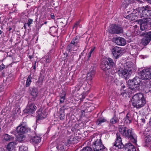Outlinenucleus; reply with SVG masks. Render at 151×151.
Returning a JSON list of instances; mask_svg holds the SVG:
<instances>
[{"instance_id": "obj_1", "label": "nucleus", "mask_w": 151, "mask_h": 151, "mask_svg": "<svg viewBox=\"0 0 151 151\" xmlns=\"http://www.w3.org/2000/svg\"><path fill=\"white\" fill-rule=\"evenodd\" d=\"M140 17L143 19L141 21L140 28L142 30H150L151 27V7L146 6L141 8Z\"/></svg>"}, {"instance_id": "obj_2", "label": "nucleus", "mask_w": 151, "mask_h": 151, "mask_svg": "<svg viewBox=\"0 0 151 151\" xmlns=\"http://www.w3.org/2000/svg\"><path fill=\"white\" fill-rule=\"evenodd\" d=\"M119 65L120 68L117 71L119 76L126 79L128 78L132 73V70L135 69V64L131 61H128L124 65L121 63Z\"/></svg>"}, {"instance_id": "obj_3", "label": "nucleus", "mask_w": 151, "mask_h": 151, "mask_svg": "<svg viewBox=\"0 0 151 151\" xmlns=\"http://www.w3.org/2000/svg\"><path fill=\"white\" fill-rule=\"evenodd\" d=\"M119 131L122 136L128 138L134 144H136L137 136L132 130L124 126H120L119 127Z\"/></svg>"}, {"instance_id": "obj_4", "label": "nucleus", "mask_w": 151, "mask_h": 151, "mask_svg": "<svg viewBox=\"0 0 151 151\" xmlns=\"http://www.w3.org/2000/svg\"><path fill=\"white\" fill-rule=\"evenodd\" d=\"M132 102L134 107L140 108L144 106L146 104V100L143 93H137L132 97Z\"/></svg>"}, {"instance_id": "obj_5", "label": "nucleus", "mask_w": 151, "mask_h": 151, "mask_svg": "<svg viewBox=\"0 0 151 151\" xmlns=\"http://www.w3.org/2000/svg\"><path fill=\"white\" fill-rule=\"evenodd\" d=\"M140 78L138 77L134 78L132 80H129L128 82L129 86V92H128L129 94L133 93L134 91L135 88L137 89L139 85L140 82Z\"/></svg>"}, {"instance_id": "obj_6", "label": "nucleus", "mask_w": 151, "mask_h": 151, "mask_svg": "<svg viewBox=\"0 0 151 151\" xmlns=\"http://www.w3.org/2000/svg\"><path fill=\"white\" fill-rule=\"evenodd\" d=\"M139 74L141 79L149 81L151 78V68L143 69L139 72Z\"/></svg>"}, {"instance_id": "obj_7", "label": "nucleus", "mask_w": 151, "mask_h": 151, "mask_svg": "<svg viewBox=\"0 0 151 151\" xmlns=\"http://www.w3.org/2000/svg\"><path fill=\"white\" fill-rule=\"evenodd\" d=\"M30 130L24 122L20 123L16 129V131L19 135H22L24 133L30 131Z\"/></svg>"}, {"instance_id": "obj_8", "label": "nucleus", "mask_w": 151, "mask_h": 151, "mask_svg": "<svg viewBox=\"0 0 151 151\" xmlns=\"http://www.w3.org/2000/svg\"><path fill=\"white\" fill-rule=\"evenodd\" d=\"M92 147L94 151L101 150L104 149V147L102 144L101 139H97L94 142Z\"/></svg>"}, {"instance_id": "obj_9", "label": "nucleus", "mask_w": 151, "mask_h": 151, "mask_svg": "<svg viewBox=\"0 0 151 151\" xmlns=\"http://www.w3.org/2000/svg\"><path fill=\"white\" fill-rule=\"evenodd\" d=\"M122 49L118 47H115L112 50L113 55L115 58H117L121 56L123 53Z\"/></svg>"}, {"instance_id": "obj_10", "label": "nucleus", "mask_w": 151, "mask_h": 151, "mask_svg": "<svg viewBox=\"0 0 151 151\" xmlns=\"http://www.w3.org/2000/svg\"><path fill=\"white\" fill-rule=\"evenodd\" d=\"M111 32L113 34H119L123 32L122 28L114 24H112L111 25Z\"/></svg>"}, {"instance_id": "obj_11", "label": "nucleus", "mask_w": 151, "mask_h": 151, "mask_svg": "<svg viewBox=\"0 0 151 151\" xmlns=\"http://www.w3.org/2000/svg\"><path fill=\"white\" fill-rule=\"evenodd\" d=\"M121 93L119 95V97L121 99H123V97H126L127 95L129 96H130L132 93H131L129 94L128 93V92H129V88L123 85L121 87Z\"/></svg>"}, {"instance_id": "obj_12", "label": "nucleus", "mask_w": 151, "mask_h": 151, "mask_svg": "<svg viewBox=\"0 0 151 151\" xmlns=\"http://www.w3.org/2000/svg\"><path fill=\"white\" fill-rule=\"evenodd\" d=\"M36 109L37 107L34 104L29 102L27 107L26 112L29 114L32 113Z\"/></svg>"}, {"instance_id": "obj_13", "label": "nucleus", "mask_w": 151, "mask_h": 151, "mask_svg": "<svg viewBox=\"0 0 151 151\" xmlns=\"http://www.w3.org/2000/svg\"><path fill=\"white\" fill-rule=\"evenodd\" d=\"M151 40V32L146 33V36L142 40V43L144 45L148 44Z\"/></svg>"}, {"instance_id": "obj_14", "label": "nucleus", "mask_w": 151, "mask_h": 151, "mask_svg": "<svg viewBox=\"0 0 151 151\" xmlns=\"http://www.w3.org/2000/svg\"><path fill=\"white\" fill-rule=\"evenodd\" d=\"M113 39L114 42L118 45L124 46L126 44V40L122 37L114 38Z\"/></svg>"}, {"instance_id": "obj_15", "label": "nucleus", "mask_w": 151, "mask_h": 151, "mask_svg": "<svg viewBox=\"0 0 151 151\" xmlns=\"http://www.w3.org/2000/svg\"><path fill=\"white\" fill-rule=\"evenodd\" d=\"M37 117L38 119H42L45 118L47 113L45 110H43L42 109L40 108L37 111Z\"/></svg>"}, {"instance_id": "obj_16", "label": "nucleus", "mask_w": 151, "mask_h": 151, "mask_svg": "<svg viewBox=\"0 0 151 151\" xmlns=\"http://www.w3.org/2000/svg\"><path fill=\"white\" fill-rule=\"evenodd\" d=\"M95 74V70L94 68L92 69H91L89 72L87 74V79L88 82H91L93 78L94 77Z\"/></svg>"}, {"instance_id": "obj_17", "label": "nucleus", "mask_w": 151, "mask_h": 151, "mask_svg": "<svg viewBox=\"0 0 151 151\" xmlns=\"http://www.w3.org/2000/svg\"><path fill=\"white\" fill-rule=\"evenodd\" d=\"M116 140L114 144L121 148L123 147L124 145L122 142V139L119 134H116Z\"/></svg>"}, {"instance_id": "obj_18", "label": "nucleus", "mask_w": 151, "mask_h": 151, "mask_svg": "<svg viewBox=\"0 0 151 151\" xmlns=\"http://www.w3.org/2000/svg\"><path fill=\"white\" fill-rule=\"evenodd\" d=\"M142 13L141 12H138L136 14L132 13L129 14L126 17V18L131 21H133L136 20L137 19V16L138 14L139 18L140 17V13Z\"/></svg>"}, {"instance_id": "obj_19", "label": "nucleus", "mask_w": 151, "mask_h": 151, "mask_svg": "<svg viewBox=\"0 0 151 151\" xmlns=\"http://www.w3.org/2000/svg\"><path fill=\"white\" fill-rule=\"evenodd\" d=\"M17 144L16 142H10L7 145L6 148L9 151H14L15 150V146Z\"/></svg>"}, {"instance_id": "obj_20", "label": "nucleus", "mask_w": 151, "mask_h": 151, "mask_svg": "<svg viewBox=\"0 0 151 151\" xmlns=\"http://www.w3.org/2000/svg\"><path fill=\"white\" fill-rule=\"evenodd\" d=\"M124 150V151H136L135 147L130 143L125 145Z\"/></svg>"}, {"instance_id": "obj_21", "label": "nucleus", "mask_w": 151, "mask_h": 151, "mask_svg": "<svg viewBox=\"0 0 151 151\" xmlns=\"http://www.w3.org/2000/svg\"><path fill=\"white\" fill-rule=\"evenodd\" d=\"M101 67L103 70H106L109 69L110 67L109 63L103 59L101 63Z\"/></svg>"}, {"instance_id": "obj_22", "label": "nucleus", "mask_w": 151, "mask_h": 151, "mask_svg": "<svg viewBox=\"0 0 151 151\" xmlns=\"http://www.w3.org/2000/svg\"><path fill=\"white\" fill-rule=\"evenodd\" d=\"M30 91L31 95L32 96V98L35 99L38 95V90L35 88H30Z\"/></svg>"}, {"instance_id": "obj_23", "label": "nucleus", "mask_w": 151, "mask_h": 151, "mask_svg": "<svg viewBox=\"0 0 151 151\" xmlns=\"http://www.w3.org/2000/svg\"><path fill=\"white\" fill-rule=\"evenodd\" d=\"M67 145L65 142H64L61 141L57 145V148L58 151H65V146Z\"/></svg>"}, {"instance_id": "obj_24", "label": "nucleus", "mask_w": 151, "mask_h": 151, "mask_svg": "<svg viewBox=\"0 0 151 151\" xmlns=\"http://www.w3.org/2000/svg\"><path fill=\"white\" fill-rule=\"evenodd\" d=\"M132 35L133 36L138 35L139 32V27L136 25L133 26L131 29Z\"/></svg>"}, {"instance_id": "obj_25", "label": "nucleus", "mask_w": 151, "mask_h": 151, "mask_svg": "<svg viewBox=\"0 0 151 151\" xmlns=\"http://www.w3.org/2000/svg\"><path fill=\"white\" fill-rule=\"evenodd\" d=\"M132 119V117L129 113L127 114L125 117L124 119L125 123H126L127 124L130 123Z\"/></svg>"}, {"instance_id": "obj_26", "label": "nucleus", "mask_w": 151, "mask_h": 151, "mask_svg": "<svg viewBox=\"0 0 151 151\" xmlns=\"http://www.w3.org/2000/svg\"><path fill=\"white\" fill-rule=\"evenodd\" d=\"M2 140L4 142H8L12 140V137L11 136L7 134H5L2 136Z\"/></svg>"}, {"instance_id": "obj_27", "label": "nucleus", "mask_w": 151, "mask_h": 151, "mask_svg": "<svg viewBox=\"0 0 151 151\" xmlns=\"http://www.w3.org/2000/svg\"><path fill=\"white\" fill-rule=\"evenodd\" d=\"M79 45H71L69 44L67 46V49L69 50V52H71L72 51H76L79 47Z\"/></svg>"}, {"instance_id": "obj_28", "label": "nucleus", "mask_w": 151, "mask_h": 151, "mask_svg": "<svg viewBox=\"0 0 151 151\" xmlns=\"http://www.w3.org/2000/svg\"><path fill=\"white\" fill-rule=\"evenodd\" d=\"M78 142L77 137L71 136L70 139L68 141V144L77 143Z\"/></svg>"}, {"instance_id": "obj_29", "label": "nucleus", "mask_w": 151, "mask_h": 151, "mask_svg": "<svg viewBox=\"0 0 151 151\" xmlns=\"http://www.w3.org/2000/svg\"><path fill=\"white\" fill-rule=\"evenodd\" d=\"M146 82L145 85V89L147 92H148L151 91V81H148Z\"/></svg>"}, {"instance_id": "obj_30", "label": "nucleus", "mask_w": 151, "mask_h": 151, "mask_svg": "<svg viewBox=\"0 0 151 151\" xmlns=\"http://www.w3.org/2000/svg\"><path fill=\"white\" fill-rule=\"evenodd\" d=\"M107 81L109 84L114 82L117 84L119 80L117 79H114L113 76H109L108 79H107Z\"/></svg>"}, {"instance_id": "obj_31", "label": "nucleus", "mask_w": 151, "mask_h": 151, "mask_svg": "<svg viewBox=\"0 0 151 151\" xmlns=\"http://www.w3.org/2000/svg\"><path fill=\"white\" fill-rule=\"evenodd\" d=\"M50 32L52 35H55L58 33V28L55 26H52L50 28Z\"/></svg>"}, {"instance_id": "obj_32", "label": "nucleus", "mask_w": 151, "mask_h": 151, "mask_svg": "<svg viewBox=\"0 0 151 151\" xmlns=\"http://www.w3.org/2000/svg\"><path fill=\"white\" fill-rule=\"evenodd\" d=\"M104 59L105 61H106L107 62L109 63L110 67H113L115 66V63L114 62L113 60L110 58H106Z\"/></svg>"}, {"instance_id": "obj_33", "label": "nucleus", "mask_w": 151, "mask_h": 151, "mask_svg": "<svg viewBox=\"0 0 151 151\" xmlns=\"http://www.w3.org/2000/svg\"><path fill=\"white\" fill-rule=\"evenodd\" d=\"M32 141L33 142L37 143L40 142L41 141V138L39 136H35L32 139Z\"/></svg>"}, {"instance_id": "obj_34", "label": "nucleus", "mask_w": 151, "mask_h": 151, "mask_svg": "<svg viewBox=\"0 0 151 151\" xmlns=\"http://www.w3.org/2000/svg\"><path fill=\"white\" fill-rule=\"evenodd\" d=\"M33 22V20L31 19H29L28 20V22L24 24V29H26L27 28V26L28 27L30 28L31 27V24H32Z\"/></svg>"}, {"instance_id": "obj_35", "label": "nucleus", "mask_w": 151, "mask_h": 151, "mask_svg": "<svg viewBox=\"0 0 151 151\" xmlns=\"http://www.w3.org/2000/svg\"><path fill=\"white\" fill-rule=\"evenodd\" d=\"M106 120L104 118L101 117L99 118L96 122V124L99 125L102 123L105 122Z\"/></svg>"}, {"instance_id": "obj_36", "label": "nucleus", "mask_w": 151, "mask_h": 151, "mask_svg": "<svg viewBox=\"0 0 151 151\" xmlns=\"http://www.w3.org/2000/svg\"><path fill=\"white\" fill-rule=\"evenodd\" d=\"M32 78L31 76V74H30L28 76L27 79L26 81V86L27 87H29L30 85L32 82Z\"/></svg>"}, {"instance_id": "obj_37", "label": "nucleus", "mask_w": 151, "mask_h": 151, "mask_svg": "<svg viewBox=\"0 0 151 151\" xmlns=\"http://www.w3.org/2000/svg\"><path fill=\"white\" fill-rule=\"evenodd\" d=\"M121 148L117 147V145L114 144L113 146L110 148V149L111 151H120Z\"/></svg>"}, {"instance_id": "obj_38", "label": "nucleus", "mask_w": 151, "mask_h": 151, "mask_svg": "<svg viewBox=\"0 0 151 151\" xmlns=\"http://www.w3.org/2000/svg\"><path fill=\"white\" fill-rule=\"evenodd\" d=\"M78 43V38L76 37L74 38L72 40L71 42L69 44H70V45H79Z\"/></svg>"}, {"instance_id": "obj_39", "label": "nucleus", "mask_w": 151, "mask_h": 151, "mask_svg": "<svg viewBox=\"0 0 151 151\" xmlns=\"http://www.w3.org/2000/svg\"><path fill=\"white\" fill-rule=\"evenodd\" d=\"M46 62L47 63H50L51 61V54L50 53H47L45 55Z\"/></svg>"}, {"instance_id": "obj_40", "label": "nucleus", "mask_w": 151, "mask_h": 151, "mask_svg": "<svg viewBox=\"0 0 151 151\" xmlns=\"http://www.w3.org/2000/svg\"><path fill=\"white\" fill-rule=\"evenodd\" d=\"M60 103L62 104L64 102L65 98V94L63 93L60 96Z\"/></svg>"}, {"instance_id": "obj_41", "label": "nucleus", "mask_w": 151, "mask_h": 151, "mask_svg": "<svg viewBox=\"0 0 151 151\" xmlns=\"http://www.w3.org/2000/svg\"><path fill=\"white\" fill-rule=\"evenodd\" d=\"M128 5L129 1L128 0H125L122 2V6L124 8H126Z\"/></svg>"}, {"instance_id": "obj_42", "label": "nucleus", "mask_w": 151, "mask_h": 151, "mask_svg": "<svg viewBox=\"0 0 151 151\" xmlns=\"http://www.w3.org/2000/svg\"><path fill=\"white\" fill-rule=\"evenodd\" d=\"M27 147L26 146L22 145L19 147V151H27Z\"/></svg>"}, {"instance_id": "obj_43", "label": "nucleus", "mask_w": 151, "mask_h": 151, "mask_svg": "<svg viewBox=\"0 0 151 151\" xmlns=\"http://www.w3.org/2000/svg\"><path fill=\"white\" fill-rule=\"evenodd\" d=\"M95 49V47H93L90 50L89 52L88 55V58H90L91 57V54L93 52Z\"/></svg>"}, {"instance_id": "obj_44", "label": "nucleus", "mask_w": 151, "mask_h": 151, "mask_svg": "<svg viewBox=\"0 0 151 151\" xmlns=\"http://www.w3.org/2000/svg\"><path fill=\"white\" fill-rule=\"evenodd\" d=\"M89 92V90H88L85 93H83L82 94V96H83V98L82 99H81V101H82L83 99H84L85 97V96L88 95V93Z\"/></svg>"}, {"instance_id": "obj_45", "label": "nucleus", "mask_w": 151, "mask_h": 151, "mask_svg": "<svg viewBox=\"0 0 151 151\" xmlns=\"http://www.w3.org/2000/svg\"><path fill=\"white\" fill-rule=\"evenodd\" d=\"M89 92V90H88L85 93H83L82 94V96H83V98L82 99H81V101H82L83 99H84L85 97V96L88 95V93Z\"/></svg>"}, {"instance_id": "obj_46", "label": "nucleus", "mask_w": 151, "mask_h": 151, "mask_svg": "<svg viewBox=\"0 0 151 151\" xmlns=\"http://www.w3.org/2000/svg\"><path fill=\"white\" fill-rule=\"evenodd\" d=\"M61 120H63L65 118V115L64 113L60 114L59 116Z\"/></svg>"}, {"instance_id": "obj_47", "label": "nucleus", "mask_w": 151, "mask_h": 151, "mask_svg": "<svg viewBox=\"0 0 151 151\" xmlns=\"http://www.w3.org/2000/svg\"><path fill=\"white\" fill-rule=\"evenodd\" d=\"M79 22H77L74 24L73 27V28L74 29V28H76V29L78 26V25H79Z\"/></svg>"}, {"instance_id": "obj_48", "label": "nucleus", "mask_w": 151, "mask_h": 151, "mask_svg": "<svg viewBox=\"0 0 151 151\" xmlns=\"http://www.w3.org/2000/svg\"><path fill=\"white\" fill-rule=\"evenodd\" d=\"M110 122L112 124H115L116 123V121L114 118H112L111 119Z\"/></svg>"}, {"instance_id": "obj_49", "label": "nucleus", "mask_w": 151, "mask_h": 151, "mask_svg": "<svg viewBox=\"0 0 151 151\" xmlns=\"http://www.w3.org/2000/svg\"><path fill=\"white\" fill-rule=\"evenodd\" d=\"M50 16L52 19H55V16L53 13H51L50 15Z\"/></svg>"}, {"instance_id": "obj_50", "label": "nucleus", "mask_w": 151, "mask_h": 151, "mask_svg": "<svg viewBox=\"0 0 151 151\" xmlns=\"http://www.w3.org/2000/svg\"><path fill=\"white\" fill-rule=\"evenodd\" d=\"M43 25V24H40V25H38V26H37V28L38 29H40L42 27V26Z\"/></svg>"}, {"instance_id": "obj_51", "label": "nucleus", "mask_w": 151, "mask_h": 151, "mask_svg": "<svg viewBox=\"0 0 151 151\" xmlns=\"http://www.w3.org/2000/svg\"><path fill=\"white\" fill-rule=\"evenodd\" d=\"M141 120L142 121V122L143 123H145V119L144 118L141 119Z\"/></svg>"}, {"instance_id": "obj_52", "label": "nucleus", "mask_w": 151, "mask_h": 151, "mask_svg": "<svg viewBox=\"0 0 151 151\" xmlns=\"http://www.w3.org/2000/svg\"><path fill=\"white\" fill-rule=\"evenodd\" d=\"M0 151H5L4 149L2 148H0Z\"/></svg>"}, {"instance_id": "obj_53", "label": "nucleus", "mask_w": 151, "mask_h": 151, "mask_svg": "<svg viewBox=\"0 0 151 151\" xmlns=\"http://www.w3.org/2000/svg\"><path fill=\"white\" fill-rule=\"evenodd\" d=\"M148 2L151 4V0H147Z\"/></svg>"}, {"instance_id": "obj_54", "label": "nucleus", "mask_w": 151, "mask_h": 151, "mask_svg": "<svg viewBox=\"0 0 151 151\" xmlns=\"http://www.w3.org/2000/svg\"><path fill=\"white\" fill-rule=\"evenodd\" d=\"M12 28H11V27H9V31H11V30H12Z\"/></svg>"}, {"instance_id": "obj_55", "label": "nucleus", "mask_w": 151, "mask_h": 151, "mask_svg": "<svg viewBox=\"0 0 151 151\" xmlns=\"http://www.w3.org/2000/svg\"><path fill=\"white\" fill-rule=\"evenodd\" d=\"M47 23V22H44V23L43 24H46Z\"/></svg>"}, {"instance_id": "obj_56", "label": "nucleus", "mask_w": 151, "mask_h": 151, "mask_svg": "<svg viewBox=\"0 0 151 151\" xmlns=\"http://www.w3.org/2000/svg\"><path fill=\"white\" fill-rule=\"evenodd\" d=\"M2 33V32L0 30V34H1Z\"/></svg>"}, {"instance_id": "obj_57", "label": "nucleus", "mask_w": 151, "mask_h": 151, "mask_svg": "<svg viewBox=\"0 0 151 151\" xmlns=\"http://www.w3.org/2000/svg\"><path fill=\"white\" fill-rule=\"evenodd\" d=\"M35 68H36L35 66H34V67H33V68L34 69H35Z\"/></svg>"}, {"instance_id": "obj_58", "label": "nucleus", "mask_w": 151, "mask_h": 151, "mask_svg": "<svg viewBox=\"0 0 151 151\" xmlns=\"http://www.w3.org/2000/svg\"><path fill=\"white\" fill-rule=\"evenodd\" d=\"M82 84H81L79 85V86H80V87H81V86H82Z\"/></svg>"}]
</instances>
